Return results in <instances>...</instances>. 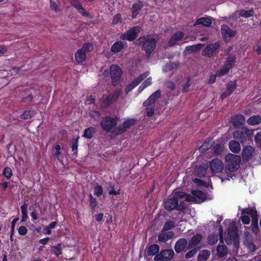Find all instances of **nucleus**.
<instances>
[{
    "label": "nucleus",
    "mask_w": 261,
    "mask_h": 261,
    "mask_svg": "<svg viewBox=\"0 0 261 261\" xmlns=\"http://www.w3.org/2000/svg\"><path fill=\"white\" fill-rule=\"evenodd\" d=\"M173 231H166L162 230V232L158 236V240L161 242H166L174 237Z\"/></svg>",
    "instance_id": "obj_20"
},
{
    "label": "nucleus",
    "mask_w": 261,
    "mask_h": 261,
    "mask_svg": "<svg viewBox=\"0 0 261 261\" xmlns=\"http://www.w3.org/2000/svg\"><path fill=\"white\" fill-rule=\"evenodd\" d=\"M220 44L219 42L207 45L202 51V55L208 57H213L219 50Z\"/></svg>",
    "instance_id": "obj_10"
},
{
    "label": "nucleus",
    "mask_w": 261,
    "mask_h": 261,
    "mask_svg": "<svg viewBox=\"0 0 261 261\" xmlns=\"http://www.w3.org/2000/svg\"><path fill=\"white\" fill-rule=\"evenodd\" d=\"M242 214H248L252 218V231L256 233L259 230L258 226L257 212L256 210L253 208L248 207L244 208L242 211Z\"/></svg>",
    "instance_id": "obj_6"
},
{
    "label": "nucleus",
    "mask_w": 261,
    "mask_h": 261,
    "mask_svg": "<svg viewBox=\"0 0 261 261\" xmlns=\"http://www.w3.org/2000/svg\"><path fill=\"white\" fill-rule=\"evenodd\" d=\"M78 12L82 15L86 17H90V14L86 12V10L81 6H77Z\"/></svg>",
    "instance_id": "obj_49"
},
{
    "label": "nucleus",
    "mask_w": 261,
    "mask_h": 261,
    "mask_svg": "<svg viewBox=\"0 0 261 261\" xmlns=\"http://www.w3.org/2000/svg\"><path fill=\"white\" fill-rule=\"evenodd\" d=\"M110 70L111 79L112 80V85L116 86L119 83L122 74V70L120 67L117 65H111Z\"/></svg>",
    "instance_id": "obj_8"
},
{
    "label": "nucleus",
    "mask_w": 261,
    "mask_h": 261,
    "mask_svg": "<svg viewBox=\"0 0 261 261\" xmlns=\"http://www.w3.org/2000/svg\"><path fill=\"white\" fill-rule=\"evenodd\" d=\"M217 252L218 257L222 258L228 253L227 247L225 245H219L217 246Z\"/></svg>",
    "instance_id": "obj_26"
},
{
    "label": "nucleus",
    "mask_w": 261,
    "mask_h": 261,
    "mask_svg": "<svg viewBox=\"0 0 261 261\" xmlns=\"http://www.w3.org/2000/svg\"><path fill=\"white\" fill-rule=\"evenodd\" d=\"M136 121L133 119H128L125 121L122 124L120 125L117 128V134H121L124 132H125L128 128H129L131 126L134 125Z\"/></svg>",
    "instance_id": "obj_14"
},
{
    "label": "nucleus",
    "mask_w": 261,
    "mask_h": 261,
    "mask_svg": "<svg viewBox=\"0 0 261 261\" xmlns=\"http://www.w3.org/2000/svg\"><path fill=\"white\" fill-rule=\"evenodd\" d=\"M146 116L148 117H151L152 116L154 113V108L152 107H146Z\"/></svg>",
    "instance_id": "obj_59"
},
{
    "label": "nucleus",
    "mask_w": 261,
    "mask_h": 261,
    "mask_svg": "<svg viewBox=\"0 0 261 261\" xmlns=\"http://www.w3.org/2000/svg\"><path fill=\"white\" fill-rule=\"evenodd\" d=\"M221 33L225 41H228L230 38L235 36L236 32L231 30L227 25L223 24L221 26Z\"/></svg>",
    "instance_id": "obj_12"
},
{
    "label": "nucleus",
    "mask_w": 261,
    "mask_h": 261,
    "mask_svg": "<svg viewBox=\"0 0 261 261\" xmlns=\"http://www.w3.org/2000/svg\"><path fill=\"white\" fill-rule=\"evenodd\" d=\"M210 254V251L208 250H203L200 251L197 256V260L206 261L208 259Z\"/></svg>",
    "instance_id": "obj_28"
},
{
    "label": "nucleus",
    "mask_w": 261,
    "mask_h": 261,
    "mask_svg": "<svg viewBox=\"0 0 261 261\" xmlns=\"http://www.w3.org/2000/svg\"><path fill=\"white\" fill-rule=\"evenodd\" d=\"M121 92V90H116L108 95H103L100 100L101 106L106 108L116 101Z\"/></svg>",
    "instance_id": "obj_5"
},
{
    "label": "nucleus",
    "mask_w": 261,
    "mask_h": 261,
    "mask_svg": "<svg viewBox=\"0 0 261 261\" xmlns=\"http://www.w3.org/2000/svg\"><path fill=\"white\" fill-rule=\"evenodd\" d=\"M241 16L240 11H237L232 13L231 15L229 16V19H233L234 20H237L239 19Z\"/></svg>",
    "instance_id": "obj_52"
},
{
    "label": "nucleus",
    "mask_w": 261,
    "mask_h": 261,
    "mask_svg": "<svg viewBox=\"0 0 261 261\" xmlns=\"http://www.w3.org/2000/svg\"><path fill=\"white\" fill-rule=\"evenodd\" d=\"M230 69H229L227 67H224L220 70L218 71L216 73V75L217 76H220L223 75L224 74H226L229 72Z\"/></svg>",
    "instance_id": "obj_51"
},
{
    "label": "nucleus",
    "mask_w": 261,
    "mask_h": 261,
    "mask_svg": "<svg viewBox=\"0 0 261 261\" xmlns=\"http://www.w3.org/2000/svg\"><path fill=\"white\" fill-rule=\"evenodd\" d=\"M184 34L181 31H178L174 34L168 42V45L170 47L177 44V42L181 40L184 37Z\"/></svg>",
    "instance_id": "obj_16"
},
{
    "label": "nucleus",
    "mask_w": 261,
    "mask_h": 261,
    "mask_svg": "<svg viewBox=\"0 0 261 261\" xmlns=\"http://www.w3.org/2000/svg\"><path fill=\"white\" fill-rule=\"evenodd\" d=\"M254 152V148L251 146H246L242 151V155L244 159L248 160Z\"/></svg>",
    "instance_id": "obj_25"
},
{
    "label": "nucleus",
    "mask_w": 261,
    "mask_h": 261,
    "mask_svg": "<svg viewBox=\"0 0 261 261\" xmlns=\"http://www.w3.org/2000/svg\"><path fill=\"white\" fill-rule=\"evenodd\" d=\"M202 45L201 44H197L193 45L188 46L186 47V51L189 53H194L198 51L200 48L201 46Z\"/></svg>",
    "instance_id": "obj_36"
},
{
    "label": "nucleus",
    "mask_w": 261,
    "mask_h": 261,
    "mask_svg": "<svg viewBox=\"0 0 261 261\" xmlns=\"http://www.w3.org/2000/svg\"><path fill=\"white\" fill-rule=\"evenodd\" d=\"M94 195L97 197H99L103 194L102 187L99 185L97 183L96 184L94 188Z\"/></svg>",
    "instance_id": "obj_42"
},
{
    "label": "nucleus",
    "mask_w": 261,
    "mask_h": 261,
    "mask_svg": "<svg viewBox=\"0 0 261 261\" xmlns=\"http://www.w3.org/2000/svg\"><path fill=\"white\" fill-rule=\"evenodd\" d=\"M190 79L188 77L187 79V83L183 86L182 88V92H186L189 90V88L190 87L191 85L190 84Z\"/></svg>",
    "instance_id": "obj_64"
},
{
    "label": "nucleus",
    "mask_w": 261,
    "mask_h": 261,
    "mask_svg": "<svg viewBox=\"0 0 261 261\" xmlns=\"http://www.w3.org/2000/svg\"><path fill=\"white\" fill-rule=\"evenodd\" d=\"M27 229L24 226H21L18 228V232L20 235L24 236L27 233Z\"/></svg>",
    "instance_id": "obj_58"
},
{
    "label": "nucleus",
    "mask_w": 261,
    "mask_h": 261,
    "mask_svg": "<svg viewBox=\"0 0 261 261\" xmlns=\"http://www.w3.org/2000/svg\"><path fill=\"white\" fill-rule=\"evenodd\" d=\"M141 31L139 27H135L130 29L126 33L120 35V38L122 40L133 41L137 38V34Z\"/></svg>",
    "instance_id": "obj_11"
},
{
    "label": "nucleus",
    "mask_w": 261,
    "mask_h": 261,
    "mask_svg": "<svg viewBox=\"0 0 261 261\" xmlns=\"http://www.w3.org/2000/svg\"><path fill=\"white\" fill-rule=\"evenodd\" d=\"M213 150L214 153L217 154H219L221 152L222 150V146L219 144H217L214 146Z\"/></svg>",
    "instance_id": "obj_61"
},
{
    "label": "nucleus",
    "mask_w": 261,
    "mask_h": 261,
    "mask_svg": "<svg viewBox=\"0 0 261 261\" xmlns=\"http://www.w3.org/2000/svg\"><path fill=\"white\" fill-rule=\"evenodd\" d=\"M53 248L55 249V254L57 256L62 253L61 243L58 244L56 246H54Z\"/></svg>",
    "instance_id": "obj_53"
},
{
    "label": "nucleus",
    "mask_w": 261,
    "mask_h": 261,
    "mask_svg": "<svg viewBox=\"0 0 261 261\" xmlns=\"http://www.w3.org/2000/svg\"><path fill=\"white\" fill-rule=\"evenodd\" d=\"M89 197L90 207L92 210H94L97 205V201L91 194H90Z\"/></svg>",
    "instance_id": "obj_48"
},
{
    "label": "nucleus",
    "mask_w": 261,
    "mask_h": 261,
    "mask_svg": "<svg viewBox=\"0 0 261 261\" xmlns=\"http://www.w3.org/2000/svg\"><path fill=\"white\" fill-rule=\"evenodd\" d=\"M165 85L166 87L170 89V90H173L175 89V86L174 83L170 81H168L165 83Z\"/></svg>",
    "instance_id": "obj_62"
},
{
    "label": "nucleus",
    "mask_w": 261,
    "mask_h": 261,
    "mask_svg": "<svg viewBox=\"0 0 261 261\" xmlns=\"http://www.w3.org/2000/svg\"><path fill=\"white\" fill-rule=\"evenodd\" d=\"M245 121V117L242 115H238L232 118L231 122L233 126L238 127L241 126Z\"/></svg>",
    "instance_id": "obj_24"
},
{
    "label": "nucleus",
    "mask_w": 261,
    "mask_h": 261,
    "mask_svg": "<svg viewBox=\"0 0 261 261\" xmlns=\"http://www.w3.org/2000/svg\"><path fill=\"white\" fill-rule=\"evenodd\" d=\"M174 227H175L174 222L173 221H169L166 222L165 223V224L162 228V230L167 231L169 230H171V229H173Z\"/></svg>",
    "instance_id": "obj_40"
},
{
    "label": "nucleus",
    "mask_w": 261,
    "mask_h": 261,
    "mask_svg": "<svg viewBox=\"0 0 261 261\" xmlns=\"http://www.w3.org/2000/svg\"><path fill=\"white\" fill-rule=\"evenodd\" d=\"M121 22V15L119 14H116L114 16L113 19L112 20V24L115 25L117 24L119 22Z\"/></svg>",
    "instance_id": "obj_56"
},
{
    "label": "nucleus",
    "mask_w": 261,
    "mask_h": 261,
    "mask_svg": "<svg viewBox=\"0 0 261 261\" xmlns=\"http://www.w3.org/2000/svg\"><path fill=\"white\" fill-rule=\"evenodd\" d=\"M229 148L234 153H238L241 151V146L236 141H230L229 143Z\"/></svg>",
    "instance_id": "obj_27"
},
{
    "label": "nucleus",
    "mask_w": 261,
    "mask_h": 261,
    "mask_svg": "<svg viewBox=\"0 0 261 261\" xmlns=\"http://www.w3.org/2000/svg\"><path fill=\"white\" fill-rule=\"evenodd\" d=\"M253 134V130L247 127L235 130L233 134V138L239 140L241 143H244L247 139L250 138Z\"/></svg>",
    "instance_id": "obj_4"
},
{
    "label": "nucleus",
    "mask_w": 261,
    "mask_h": 261,
    "mask_svg": "<svg viewBox=\"0 0 261 261\" xmlns=\"http://www.w3.org/2000/svg\"><path fill=\"white\" fill-rule=\"evenodd\" d=\"M185 193L178 191L175 192L172 197H170L165 202V208L168 211H171L176 208L180 199L185 198Z\"/></svg>",
    "instance_id": "obj_2"
},
{
    "label": "nucleus",
    "mask_w": 261,
    "mask_h": 261,
    "mask_svg": "<svg viewBox=\"0 0 261 261\" xmlns=\"http://www.w3.org/2000/svg\"><path fill=\"white\" fill-rule=\"evenodd\" d=\"M245 234L246 235V239L244 241V244L248 249L249 252H254L256 250V247L252 242L249 232H246Z\"/></svg>",
    "instance_id": "obj_17"
},
{
    "label": "nucleus",
    "mask_w": 261,
    "mask_h": 261,
    "mask_svg": "<svg viewBox=\"0 0 261 261\" xmlns=\"http://www.w3.org/2000/svg\"><path fill=\"white\" fill-rule=\"evenodd\" d=\"M3 175L7 178H10L12 176V171L9 167H6L3 172Z\"/></svg>",
    "instance_id": "obj_46"
},
{
    "label": "nucleus",
    "mask_w": 261,
    "mask_h": 261,
    "mask_svg": "<svg viewBox=\"0 0 261 261\" xmlns=\"http://www.w3.org/2000/svg\"><path fill=\"white\" fill-rule=\"evenodd\" d=\"M33 113L30 111H25L20 115V118L22 119H28L33 116Z\"/></svg>",
    "instance_id": "obj_44"
},
{
    "label": "nucleus",
    "mask_w": 261,
    "mask_h": 261,
    "mask_svg": "<svg viewBox=\"0 0 261 261\" xmlns=\"http://www.w3.org/2000/svg\"><path fill=\"white\" fill-rule=\"evenodd\" d=\"M223 164L219 159H213L211 163L210 168L212 171L215 173L221 172L223 169Z\"/></svg>",
    "instance_id": "obj_13"
},
{
    "label": "nucleus",
    "mask_w": 261,
    "mask_h": 261,
    "mask_svg": "<svg viewBox=\"0 0 261 261\" xmlns=\"http://www.w3.org/2000/svg\"><path fill=\"white\" fill-rule=\"evenodd\" d=\"M218 237L217 234H211L208 237L207 243L210 245H214L218 242Z\"/></svg>",
    "instance_id": "obj_41"
},
{
    "label": "nucleus",
    "mask_w": 261,
    "mask_h": 261,
    "mask_svg": "<svg viewBox=\"0 0 261 261\" xmlns=\"http://www.w3.org/2000/svg\"><path fill=\"white\" fill-rule=\"evenodd\" d=\"M241 16L244 18H248L251 17L254 14V11L253 9H251L249 10H241Z\"/></svg>",
    "instance_id": "obj_39"
},
{
    "label": "nucleus",
    "mask_w": 261,
    "mask_h": 261,
    "mask_svg": "<svg viewBox=\"0 0 261 261\" xmlns=\"http://www.w3.org/2000/svg\"><path fill=\"white\" fill-rule=\"evenodd\" d=\"M179 65L178 63H172L166 65V71L172 70L174 68H176Z\"/></svg>",
    "instance_id": "obj_55"
},
{
    "label": "nucleus",
    "mask_w": 261,
    "mask_h": 261,
    "mask_svg": "<svg viewBox=\"0 0 261 261\" xmlns=\"http://www.w3.org/2000/svg\"><path fill=\"white\" fill-rule=\"evenodd\" d=\"M117 119L110 117H106L100 122L101 128L107 132H114L113 129L117 125Z\"/></svg>",
    "instance_id": "obj_7"
},
{
    "label": "nucleus",
    "mask_w": 261,
    "mask_h": 261,
    "mask_svg": "<svg viewBox=\"0 0 261 261\" xmlns=\"http://www.w3.org/2000/svg\"><path fill=\"white\" fill-rule=\"evenodd\" d=\"M202 236L200 234L194 235L189 242L187 248L191 249L198 246L202 240Z\"/></svg>",
    "instance_id": "obj_19"
},
{
    "label": "nucleus",
    "mask_w": 261,
    "mask_h": 261,
    "mask_svg": "<svg viewBox=\"0 0 261 261\" xmlns=\"http://www.w3.org/2000/svg\"><path fill=\"white\" fill-rule=\"evenodd\" d=\"M188 242L185 239H180L175 243L174 249L177 253L182 251L187 247Z\"/></svg>",
    "instance_id": "obj_22"
},
{
    "label": "nucleus",
    "mask_w": 261,
    "mask_h": 261,
    "mask_svg": "<svg viewBox=\"0 0 261 261\" xmlns=\"http://www.w3.org/2000/svg\"><path fill=\"white\" fill-rule=\"evenodd\" d=\"M255 141L258 146H261V132L256 134Z\"/></svg>",
    "instance_id": "obj_60"
},
{
    "label": "nucleus",
    "mask_w": 261,
    "mask_h": 261,
    "mask_svg": "<svg viewBox=\"0 0 261 261\" xmlns=\"http://www.w3.org/2000/svg\"><path fill=\"white\" fill-rule=\"evenodd\" d=\"M237 229L234 227H230L227 230V234L225 239L226 243L235 241L238 237Z\"/></svg>",
    "instance_id": "obj_18"
},
{
    "label": "nucleus",
    "mask_w": 261,
    "mask_h": 261,
    "mask_svg": "<svg viewBox=\"0 0 261 261\" xmlns=\"http://www.w3.org/2000/svg\"><path fill=\"white\" fill-rule=\"evenodd\" d=\"M161 95V92L160 90L155 91L143 103L145 107H147L153 103L157 99L160 98Z\"/></svg>",
    "instance_id": "obj_15"
},
{
    "label": "nucleus",
    "mask_w": 261,
    "mask_h": 261,
    "mask_svg": "<svg viewBox=\"0 0 261 261\" xmlns=\"http://www.w3.org/2000/svg\"><path fill=\"white\" fill-rule=\"evenodd\" d=\"M192 195L196 196V199L198 198L201 201H204L206 198V195L205 193L199 191V190H194L192 192Z\"/></svg>",
    "instance_id": "obj_34"
},
{
    "label": "nucleus",
    "mask_w": 261,
    "mask_h": 261,
    "mask_svg": "<svg viewBox=\"0 0 261 261\" xmlns=\"http://www.w3.org/2000/svg\"><path fill=\"white\" fill-rule=\"evenodd\" d=\"M207 168V166H199L196 170L197 175L200 177L204 176L206 174Z\"/></svg>",
    "instance_id": "obj_35"
},
{
    "label": "nucleus",
    "mask_w": 261,
    "mask_h": 261,
    "mask_svg": "<svg viewBox=\"0 0 261 261\" xmlns=\"http://www.w3.org/2000/svg\"><path fill=\"white\" fill-rule=\"evenodd\" d=\"M243 216L241 217L242 222L245 224H248L250 223V219L248 214H242Z\"/></svg>",
    "instance_id": "obj_57"
},
{
    "label": "nucleus",
    "mask_w": 261,
    "mask_h": 261,
    "mask_svg": "<svg viewBox=\"0 0 261 261\" xmlns=\"http://www.w3.org/2000/svg\"><path fill=\"white\" fill-rule=\"evenodd\" d=\"M149 75V72L147 71L140 75L134 81L138 85L144 79H145Z\"/></svg>",
    "instance_id": "obj_43"
},
{
    "label": "nucleus",
    "mask_w": 261,
    "mask_h": 261,
    "mask_svg": "<svg viewBox=\"0 0 261 261\" xmlns=\"http://www.w3.org/2000/svg\"><path fill=\"white\" fill-rule=\"evenodd\" d=\"M78 138L73 139L71 140L70 142V145L71 147L72 150L74 151V153H76L77 151V147H78Z\"/></svg>",
    "instance_id": "obj_45"
},
{
    "label": "nucleus",
    "mask_w": 261,
    "mask_h": 261,
    "mask_svg": "<svg viewBox=\"0 0 261 261\" xmlns=\"http://www.w3.org/2000/svg\"><path fill=\"white\" fill-rule=\"evenodd\" d=\"M144 6V3L142 2L138 1L134 3L132 6V18H135L136 16L139 14L140 11Z\"/></svg>",
    "instance_id": "obj_23"
},
{
    "label": "nucleus",
    "mask_w": 261,
    "mask_h": 261,
    "mask_svg": "<svg viewBox=\"0 0 261 261\" xmlns=\"http://www.w3.org/2000/svg\"><path fill=\"white\" fill-rule=\"evenodd\" d=\"M174 252L172 249L161 250L154 257L155 261H169L174 256Z\"/></svg>",
    "instance_id": "obj_9"
},
{
    "label": "nucleus",
    "mask_w": 261,
    "mask_h": 261,
    "mask_svg": "<svg viewBox=\"0 0 261 261\" xmlns=\"http://www.w3.org/2000/svg\"><path fill=\"white\" fill-rule=\"evenodd\" d=\"M261 122V117L259 115H253L249 117L247 120V123L251 125H255Z\"/></svg>",
    "instance_id": "obj_31"
},
{
    "label": "nucleus",
    "mask_w": 261,
    "mask_h": 261,
    "mask_svg": "<svg viewBox=\"0 0 261 261\" xmlns=\"http://www.w3.org/2000/svg\"><path fill=\"white\" fill-rule=\"evenodd\" d=\"M95 132V129L94 127H89L85 130L83 137L88 139H91L93 137V135Z\"/></svg>",
    "instance_id": "obj_37"
},
{
    "label": "nucleus",
    "mask_w": 261,
    "mask_h": 261,
    "mask_svg": "<svg viewBox=\"0 0 261 261\" xmlns=\"http://www.w3.org/2000/svg\"><path fill=\"white\" fill-rule=\"evenodd\" d=\"M235 60V56L230 55L227 58L226 61L224 64L225 67H227L229 69L232 68L234 65Z\"/></svg>",
    "instance_id": "obj_33"
},
{
    "label": "nucleus",
    "mask_w": 261,
    "mask_h": 261,
    "mask_svg": "<svg viewBox=\"0 0 261 261\" xmlns=\"http://www.w3.org/2000/svg\"><path fill=\"white\" fill-rule=\"evenodd\" d=\"M199 249H200V247H197V248H194L192 250H190L189 252H188L186 254L185 257L187 259H188V258H190L193 257L195 254H196V253H197V252L198 251V250Z\"/></svg>",
    "instance_id": "obj_47"
},
{
    "label": "nucleus",
    "mask_w": 261,
    "mask_h": 261,
    "mask_svg": "<svg viewBox=\"0 0 261 261\" xmlns=\"http://www.w3.org/2000/svg\"><path fill=\"white\" fill-rule=\"evenodd\" d=\"M142 49L146 52L147 57H149L152 51L155 49L156 44L155 39L151 36L144 37L142 38Z\"/></svg>",
    "instance_id": "obj_3"
},
{
    "label": "nucleus",
    "mask_w": 261,
    "mask_h": 261,
    "mask_svg": "<svg viewBox=\"0 0 261 261\" xmlns=\"http://www.w3.org/2000/svg\"><path fill=\"white\" fill-rule=\"evenodd\" d=\"M124 47L123 43L121 41H116L112 46L111 50L112 53H117L120 52Z\"/></svg>",
    "instance_id": "obj_32"
},
{
    "label": "nucleus",
    "mask_w": 261,
    "mask_h": 261,
    "mask_svg": "<svg viewBox=\"0 0 261 261\" xmlns=\"http://www.w3.org/2000/svg\"><path fill=\"white\" fill-rule=\"evenodd\" d=\"M50 8L55 11L58 12L59 11L57 4L53 0H50Z\"/></svg>",
    "instance_id": "obj_63"
},
{
    "label": "nucleus",
    "mask_w": 261,
    "mask_h": 261,
    "mask_svg": "<svg viewBox=\"0 0 261 261\" xmlns=\"http://www.w3.org/2000/svg\"><path fill=\"white\" fill-rule=\"evenodd\" d=\"M236 88H237L236 81H231L227 84L226 90L230 94H231L233 92V91L236 89Z\"/></svg>",
    "instance_id": "obj_38"
},
{
    "label": "nucleus",
    "mask_w": 261,
    "mask_h": 261,
    "mask_svg": "<svg viewBox=\"0 0 261 261\" xmlns=\"http://www.w3.org/2000/svg\"><path fill=\"white\" fill-rule=\"evenodd\" d=\"M137 86H138L137 84L133 81L130 84H128L125 88V91L126 93H128Z\"/></svg>",
    "instance_id": "obj_54"
},
{
    "label": "nucleus",
    "mask_w": 261,
    "mask_h": 261,
    "mask_svg": "<svg viewBox=\"0 0 261 261\" xmlns=\"http://www.w3.org/2000/svg\"><path fill=\"white\" fill-rule=\"evenodd\" d=\"M146 254L148 256H154L159 253L160 246L158 244H153L146 248Z\"/></svg>",
    "instance_id": "obj_21"
},
{
    "label": "nucleus",
    "mask_w": 261,
    "mask_h": 261,
    "mask_svg": "<svg viewBox=\"0 0 261 261\" xmlns=\"http://www.w3.org/2000/svg\"><path fill=\"white\" fill-rule=\"evenodd\" d=\"M212 24V20L210 18L201 17L198 18L194 23V25L202 24L205 27H209Z\"/></svg>",
    "instance_id": "obj_30"
},
{
    "label": "nucleus",
    "mask_w": 261,
    "mask_h": 261,
    "mask_svg": "<svg viewBox=\"0 0 261 261\" xmlns=\"http://www.w3.org/2000/svg\"><path fill=\"white\" fill-rule=\"evenodd\" d=\"M81 49H83L85 53L86 51H91L93 49V46L91 43H85L84 44L83 46Z\"/></svg>",
    "instance_id": "obj_50"
},
{
    "label": "nucleus",
    "mask_w": 261,
    "mask_h": 261,
    "mask_svg": "<svg viewBox=\"0 0 261 261\" xmlns=\"http://www.w3.org/2000/svg\"><path fill=\"white\" fill-rule=\"evenodd\" d=\"M225 162L227 169L230 172H234L239 169L241 159L238 155L228 153L225 156Z\"/></svg>",
    "instance_id": "obj_1"
},
{
    "label": "nucleus",
    "mask_w": 261,
    "mask_h": 261,
    "mask_svg": "<svg viewBox=\"0 0 261 261\" xmlns=\"http://www.w3.org/2000/svg\"><path fill=\"white\" fill-rule=\"evenodd\" d=\"M86 58V53H85L83 49H78L75 54V60L79 63H81L84 61Z\"/></svg>",
    "instance_id": "obj_29"
}]
</instances>
